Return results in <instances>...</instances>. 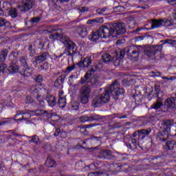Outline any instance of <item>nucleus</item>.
Returning <instances> with one entry per match:
<instances>
[{
  "instance_id": "052dcab7",
  "label": "nucleus",
  "mask_w": 176,
  "mask_h": 176,
  "mask_svg": "<svg viewBox=\"0 0 176 176\" xmlns=\"http://www.w3.org/2000/svg\"><path fill=\"white\" fill-rule=\"evenodd\" d=\"M42 80H43V78L42 77V76L39 75L36 76V82H37V83H41Z\"/></svg>"
},
{
  "instance_id": "6e6552de",
  "label": "nucleus",
  "mask_w": 176,
  "mask_h": 176,
  "mask_svg": "<svg viewBox=\"0 0 176 176\" xmlns=\"http://www.w3.org/2000/svg\"><path fill=\"white\" fill-rule=\"evenodd\" d=\"M155 97H157V100L155 102H154L151 108L153 109H160L162 107H163V102H162V97L164 96V93L163 91L160 90L157 87H155Z\"/></svg>"
},
{
  "instance_id": "774afa93",
  "label": "nucleus",
  "mask_w": 176,
  "mask_h": 176,
  "mask_svg": "<svg viewBox=\"0 0 176 176\" xmlns=\"http://www.w3.org/2000/svg\"><path fill=\"white\" fill-rule=\"evenodd\" d=\"M38 47L39 49H43V47H45V43L40 41L38 43Z\"/></svg>"
},
{
  "instance_id": "338daca9",
  "label": "nucleus",
  "mask_w": 176,
  "mask_h": 176,
  "mask_svg": "<svg viewBox=\"0 0 176 176\" xmlns=\"http://www.w3.org/2000/svg\"><path fill=\"white\" fill-rule=\"evenodd\" d=\"M79 109V106L78 104H72V109H74V111H78Z\"/></svg>"
},
{
  "instance_id": "9b49d317",
  "label": "nucleus",
  "mask_w": 176,
  "mask_h": 176,
  "mask_svg": "<svg viewBox=\"0 0 176 176\" xmlns=\"http://www.w3.org/2000/svg\"><path fill=\"white\" fill-rule=\"evenodd\" d=\"M173 22L170 20L164 19H153L151 23V28H157L162 27V25H166V27H170Z\"/></svg>"
},
{
  "instance_id": "39448f33",
  "label": "nucleus",
  "mask_w": 176,
  "mask_h": 176,
  "mask_svg": "<svg viewBox=\"0 0 176 176\" xmlns=\"http://www.w3.org/2000/svg\"><path fill=\"white\" fill-rule=\"evenodd\" d=\"M126 32V24L122 22L114 23L113 27L109 28V38H118L119 35H123Z\"/></svg>"
},
{
  "instance_id": "f257e3e1",
  "label": "nucleus",
  "mask_w": 176,
  "mask_h": 176,
  "mask_svg": "<svg viewBox=\"0 0 176 176\" xmlns=\"http://www.w3.org/2000/svg\"><path fill=\"white\" fill-rule=\"evenodd\" d=\"M45 34H51L50 35V39H58L64 43L66 49L64 52L67 56H74V54H76V51L78 50V47H76V44L74 43V41L69 39L68 36H64L61 32V29H56L48 27L47 30H44Z\"/></svg>"
},
{
  "instance_id": "58836bf2",
  "label": "nucleus",
  "mask_w": 176,
  "mask_h": 176,
  "mask_svg": "<svg viewBox=\"0 0 176 176\" xmlns=\"http://www.w3.org/2000/svg\"><path fill=\"white\" fill-rule=\"evenodd\" d=\"M164 45L168 44L172 46H176V41L171 38H167L161 41Z\"/></svg>"
},
{
  "instance_id": "f704fd0d",
  "label": "nucleus",
  "mask_w": 176,
  "mask_h": 176,
  "mask_svg": "<svg viewBox=\"0 0 176 176\" xmlns=\"http://www.w3.org/2000/svg\"><path fill=\"white\" fill-rule=\"evenodd\" d=\"M58 97H59V99L58 101V104L60 108H65V105L67 104L65 101V98H64L63 97H61V95H59Z\"/></svg>"
},
{
  "instance_id": "f3484780",
  "label": "nucleus",
  "mask_w": 176,
  "mask_h": 176,
  "mask_svg": "<svg viewBox=\"0 0 176 176\" xmlns=\"http://www.w3.org/2000/svg\"><path fill=\"white\" fill-rule=\"evenodd\" d=\"M76 32L80 38H86L89 35V30L87 26L81 25L76 27Z\"/></svg>"
},
{
  "instance_id": "864d4df0",
  "label": "nucleus",
  "mask_w": 176,
  "mask_h": 176,
  "mask_svg": "<svg viewBox=\"0 0 176 176\" xmlns=\"http://www.w3.org/2000/svg\"><path fill=\"white\" fill-rule=\"evenodd\" d=\"M96 19H89L87 21V24L88 25H93L94 24H96Z\"/></svg>"
},
{
  "instance_id": "ea45409f",
  "label": "nucleus",
  "mask_w": 176,
  "mask_h": 176,
  "mask_svg": "<svg viewBox=\"0 0 176 176\" xmlns=\"http://www.w3.org/2000/svg\"><path fill=\"white\" fill-rule=\"evenodd\" d=\"M9 14L12 17V19H16L19 14L17 13V10L16 8H11L9 11Z\"/></svg>"
},
{
  "instance_id": "b1692460",
  "label": "nucleus",
  "mask_w": 176,
  "mask_h": 176,
  "mask_svg": "<svg viewBox=\"0 0 176 176\" xmlns=\"http://www.w3.org/2000/svg\"><path fill=\"white\" fill-rule=\"evenodd\" d=\"M67 78V75L65 74H61L60 76H58L54 82V87H60L63 83H64V81L65 80V78Z\"/></svg>"
},
{
  "instance_id": "dca6fc26",
  "label": "nucleus",
  "mask_w": 176,
  "mask_h": 176,
  "mask_svg": "<svg viewBox=\"0 0 176 176\" xmlns=\"http://www.w3.org/2000/svg\"><path fill=\"white\" fill-rule=\"evenodd\" d=\"M169 133L170 131H168L166 129H164V131L159 132L157 134V141H162V142H166L167 140L169 138Z\"/></svg>"
},
{
  "instance_id": "c03bdc74",
  "label": "nucleus",
  "mask_w": 176,
  "mask_h": 176,
  "mask_svg": "<svg viewBox=\"0 0 176 176\" xmlns=\"http://www.w3.org/2000/svg\"><path fill=\"white\" fill-rule=\"evenodd\" d=\"M6 120L0 122V126H3V124H9L13 118H4Z\"/></svg>"
},
{
  "instance_id": "473e14b6",
  "label": "nucleus",
  "mask_w": 176,
  "mask_h": 176,
  "mask_svg": "<svg viewBox=\"0 0 176 176\" xmlns=\"http://www.w3.org/2000/svg\"><path fill=\"white\" fill-rule=\"evenodd\" d=\"M38 90H41L43 94H49V88L45 85V84H38L37 85Z\"/></svg>"
},
{
  "instance_id": "423d86ee",
  "label": "nucleus",
  "mask_w": 176,
  "mask_h": 176,
  "mask_svg": "<svg viewBox=\"0 0 176 176\" xmlns=\"http://www.w3.org/2000/svg\"><path fill=\"white\" fill-rule=\"evenodd\" d=\"M93 74H89L87 78L82 77L79 80V83L80 85H85L87 83L89 87H97L100 86V76L94 75L93 77Z\"/></svg>"
},
{
  "instance_id": "680f3d73",
  "label": "nucleus",
  "mask_w": 176,
  "mask_h": 176,
  "mask_svg": "<svg viewBox=\"0 0 176 176\" xmlns=\"http://www.w3.org/2000/svg\"><path fill=\"white\" fill-rule=\"evenodd\" d=\"M137 135L139 137V138H138V140H140V130H138V131H135V132L133 133V137L135 138V137H137Z\"/></svg>"
},
{
  "instance_id": "5fc2aeb1",
  "label": "nucleus",
  "mask_w": 176,
  "mask_h": 176,
  "mask_svg": "<svg viewBox=\"0 0 176 176\" xmlns=\"http://www.w3.org/2000/svg\"><path fill=\"white\" fill-rule=\"evenodd\" d=\"M74 69H75V65L68 66L66 69V71L67 72H71L72 71H74Z\"/></svg>"
},
{
  "instance_id": "f03ea898",
  "label": "nucleus",
  "mask_w": 176,
  "mask_h": 176,
  "mask_svg": "<svg viewBox=\"0 0 176 176\" xmlns=\"http://www.w3.org/2000/svg\"><path fill=\"white\" fill-rule=\"evenodd\" d=\"M163 49V45H159L151 47L141 46V45H131L126 48L127 56L132 57V58H138L140 53H144L149 58H155V56L157 53H160Z\"/></svg>"
},
{
  "instance_id": "4468645a",
  "label": "nucleus",
  "mask_w": 176,
  "mask_h": 176,
  "mask_svg": "<svg viewBox=\"0 0 176 176\" xmlns=\"http://www.w3.org/2000/svg\"><path fill=\"white\" fill-rule=\"evenodd\" d=\"M47 58H49V53L43 52L41 55L34 56V60L33 61V64L36 67L38 64H41V63H43V61H46Z\"/></svg>"
},
{
  "instance_id": "c85d7f7f",
  "label": "nucleus",
  "mask_w": 176,
  "mask_h": 176,
  "mask_svg": "<svg viewBox=\"0 0 176 176\" xmlns=\"http://www.w3.org/2000/svg\"><path fill=\"white\" fill-rule=\"evenodd\" d=\"M31 113L34 116H42V115H49V111L43 109H36L35 111H31Z\"/></svg>"
},
{
  "instance_id": "7ed1b4c3",
  "label": "nucleus",
  "mask_w": 176,
  "mask_h": 176,
  "mask_svg": "<svg viewBox=\"0 0 176 176\" xmlns=\"http://www.w3.org/2000/svg\"><path fill=\"white\" fill-rule=\"evenodd\" d=\"M122 94H124V89L119 88L118 81H114L110 86L105 88L104 93L99 95V97L104 104L109 102L111 96L114 100H119V96Z\"/></svg>"
},
{
  "instance_id": "412c9836",
  "label": "nucleus",
  "mask_w": 176,
  "mask_h": 176,
  "mask_svg": "<svg viewBox=\"0 0 176 176\" xmlns=\"http://www.w3.org/2000/svg\"><path fill=\"white\" fill-rule=\"evenodd\" d=\"M97 71H100V65L95 64L92 66L91 69L88 70L86 74H85V79H87L90 75H94L95 72H97Z\"/></svg>"
},
{
  "instance_id": "49530a36",
  "label": "nucleus",
  "mask_w": 176,
  "mask_h": 176,
  "mask_svg": "<svg viewBox=\"0 0 176 176\" xmlns=\"http://www.w3.org/2000/svg\"><path fill=\"white\" fill-rule=\"evenodd\" d=\"M128 27L131 29L134 28V27H135V21L133 20L129 21V23H128Z\"/></svg>"
},
{
  "instance_id": "de8ad7c7",
  "label": "nucleus",
  "mask_w": 176,
  "mask_h": 176,
  "mask_svg": "<svg viewBox=\"0 0 176 176\" xmlns=\"http://www.w3.org/2000/svg\"><path fill=\"white\" fill-rule=\"evenodd\" d=\"M113 63L116 67H119L120 65V58H117L116 60H113Z\"/></svg>"
},
{
  "instance_id": "cd10ccee",
  "label": "nucleus",
  "mask_w": 176,
  "mask_h": 176,
  "mask_svg": "<svg viewBox=\"0 0 176 176\" xmlns=\"http://www.w3.org/2000/svg\"><path fill=\"white\" fill-rule=\"evenodd\" d=\"M137 140L132 138L129 140L126 146L131 149L132 151H134V149H137Z\"/></svg>"
},
{
  "instance_id": "2eb2a0df",
  "label": "nucleus",
  "mask_w": 176,
  "mask_h": 176,
  "mask_svg": "<svg viewBox=\"0 0 176 176\" xmlns=\"http://www.w3.org/2000/svg\"><path fill=\"white\" fill-rule=\"evenodd\" d=\"M91 63H93L91 57L87 56L83 60L77 63L76 65L78 67V68H89V67L91 65Z\"/></svg>"
},
{
  "instance_id": "603ef678",
  "label": "nucleus",
  "mask_w": 176,
  "mask_h": 176,
  "mask_svg": "<svg viewBox=\"0 0 176 176\" xmlns=\"http://www.w3.org/2000/svg\"><path fill=\"white\" fill-rule=\"evenodd\" d=\"M173 19L169 20V21H171L172 23L171 25H173V24H176V22H174L176 21V11L173 14Z\"/></svg>"
},
{
  "instance_id": "69168bd1",
  "label": "nucleus",
  "mask_w": 176,
  "mask_h": 176,
  "mask_svg": "<svg viewBox=\"0 0 176 176\" xmlns=\"http://www.w3.org/2000/svg\"><path fill=\"white\" fill-rule=\"evenodd\" d=\"M166 2L169 5H176V0H166Z\"/></svg>"
},
{
  "instance_id": "0eeeda50",
  "label": "nucleus",
  "mask_w": 176,
  "mask_h": 176,
  "mask_svg": "<svg viewBox=\"0 0 176 176\" xmlns=\"http://www.w3.org/2000/svg\"><path fill=\"white\" fill-rule=\"evenodd\" d=\"M91 89L88 85H83L80 89L79 100L81 104H87Z\"/></svg>"
},
{
  "instance_id": "9d476101",
  "label": "nucleus",
  "mask_w": 176,
  "mask_h": 176,
  "mask_svg": "<svg viewBox=\"0 0 176 176\" xmlns=\"http://www.w3.org/2000/svg\"><path fill=\"white\" fill-rule=\"evenodd\" d=\"M30 92L32 94H36V100L37 102L35 104L36 107H45L46 104L45 103V100L43 99H41V96H39V89L38 85H34L30 87Z\"/></svg>"
},
{
  "instance_id": "a19ab883",
  "label": "nucleus",
  "mask_w": 176,
  "mask_h": 176,
  "mask_svg": "<svg viewBox=\"0 0 176 176\" xmlns=\"http://www.w3.org/2000/svg\"><path fill=\"white\" fill-rule=\"evenodd\" d=\"M116 58H120V60H123L124 58V56L126 55V52L124 50H121L119 52H116Z\"/></svg>"
},
{
  "instance_id": "ddd939ff",
  "label": "nucleus",
  "mask_w": 176,
  "mask_h": 176,
  "mask_svg": "<svg viewBox=\"0 0 176 176\" xmlns=\"http://www.w3.org/2000/svg\"><path fill=\"white\" fill-rule=\"evenodd\" d=\"M101 119H102V117L96 113H94L90 116H82L79 118V120L81 123H86V122H94V120H101Z\"/></svg>"
},
{
  "instance_id": "e433bc0d",
  "label": "nucleus",
  "mask_w": 176,
  "mask_h": 176,
  "mask_svg": "<svg viewBox=\"0 0 176 176\" xmlns=\"http://www.w3.org/2000/svg\"><path fill=\"white\" fill-rule=\"evenodd\" d=\"M29 138H31L29 142L30 143L34 142V144H36V145L41 144V140H39V138L36 135L29 137Z\"/></svg>"
},
{
  "instance_id": "a211bd4d",
  "label": "nucleus",
  "mask_w": 176,
  "mask_h": 176,
  "mask_svg": "<svg viewBox=\"0 0 176 176\" xmlns=\"http://www.w3.org/2000/svg\"><path fill=\"white\" fill-rule=\"evenodd\" d=\"M162 125L163 126L164 130L171 132V127L174 126L176 127V123H174V120H164L162 122Z\"/></svg>"
},
{
  "instance_id": "e2e57ef3",
  "label": "nucleus",
  "mask_w": 176,
  "mask_h": 176,
  "mask_svg": "<svg viewBox=\"0 0 176 176\" xmlns=\"http://www.w3.org/2000/svg\"><path fill=\"white\" fill-rule=\"evenodd\" d=\"M113 129H119L120 127H122V126L120 125V123L119 122H116L112 125Z\"/></svg>"
},
{
  "instance_id": "393cba45",
  "label": "nucleus",
  "mask_w": 176,
  "mask_h": 176,
  "mask_svg": "<svg viewBox=\"0 0 176 176\" xmlns=\"http://www.w3.org/2000/svg\"><path fill=\"white\" fill-rule=\"evenodd\" d=\"M19 72L21 75H22V76L28 78L31 76V74H32V70H31V69H30V67L28 66V67H23Z\"/></svg>"
},
{
  "instance_id": "7c9ffc66",
  "label": "nucleus",
  "mask_w": 176,
  "mask_h": 176,
  "mask_svg": "<svg viewBox=\"0 0 176 176\" xmlns=\"http://www.w3.org/2000/svg\"><path fill=\"white\" fill-rule=\"evenodd\" d=\"M94 175L109 176L111 175V174H113V172L111 170H100L99 171L94 173Z\"/></svg>"
},
{
  "instance_id": "bb28decb",
  "label": "nucleus",
  "mask_w": 176,
  "mask_h": 176,
  "mask_svg": "<svg viewBox=\"0 0 176 176\" xmlns=\"http://www.w3.org/2000/svg\"><path fill=\"white\" fill-rule=\"evenodd\" d=\"M139 131L140 133V140H144L145 137H148V135H149V134L152 133V129L147 128V129L139 130Z\"/></svg>"
},
{
  "instance_id": "c9c22d12",
  "label": "nucleus",
  "mask_w": 176,
  "mask_h": 176,
  "mask_svg": "<svg viewBox=\"0 0 176 176\" xmlns=\"http://www.w3.org/2000/svg\"><path fill=\"white\" fill-rule=\"evenodd\" d=\"M47 102L48 103V105L50 107H56V104H57V102H56V98L53 96H50V98L47 100Z\"/></svg>"
},
{
  "instance_id": "f8f14e48",
  "label": "nucleus",
  "mask_w": 176,
  "mask_h": 176,
  "mask_svg": "<svg viewBox=\"0 0 176 176\" xmlns=\"http://www.w3.org/2000/svg\"><path fill=\"white\" fill-rule=\"evenodd\" d=\"M174 148H176V142L174 140H168L163 146V149L168 153V156H174V151H173Z\"/></svg>"
},
{
  "instance_id": "1a4fd4ad",
  "label": "nucleus",
  "mask_w": 176,
  "mask_h": 176,
  "mask_svg": "<svg viewBox=\"0 0 176 176\" xmlns=\"http://www.w3.org/2000/svg\"><path fill=\"white\" fill-rule=\"evenodd\" d=\"M34 3H35L34 0H22L17 8L20 12L25 13L34 8Z\"/></svg>"
},
{
  "instance_id": "0e129e2a",
  "label": "nucleus",
  "mask_w": 176,
  "mask_h": 176,
  "mask_svg": "<svg viewBox=\"0 0 176 176\" xmlns=\"http://www.w3.org/2000/svg\"><path fill=\"white\" fill-rule=\"evenodd\" d=\"M61 131V129H60L59 128L56 129L54 133V135H55V137H57L58 136V135L60 134Z\"/></svg>"
},
{
  "instance_id": "72a5a7b5",
  "label": "nucleus",
  "mask_w": 176,
  "mask_h": 176,
  "mask_svg": "<svg viewBox=\"0 0 176 176\" xmlns=\"http://www.w3.org/2000/svg\"><path fill=\"white\" fill-rule=\"evenodd\" d=\"M9 51L8 50H3L0 54V63H3L5 60H6V57H8V54Z\"/></svg>"
},
{
  "instance_id": "79ce46f5",
  "label": "nucleus",
  "mask_w": 176,
  "mask_h": 176,
  "mask_svg": "<svg viewBox=\"0 0 176 176\" xmlns=\"http://www.w3.org/2000/svg\"><path fill=\"white\" fill-rule=\"evenodd\" d=\"M28 50H29V54L30 57H34L35 54H36V52L35 51V48L32 46V45H30L28 47Z\"/></svg>"
},
{
  "instance_id": "5701e85b",
  "label": "nucleus",
  "mask_w": 176,
  "mask_h": 176,
  "mask_svg": "<svg viewBox=\"0 0 176 176\" xmlns=\"http://www.w3.org/2000/svg\"><path fill=\"white\" fill-rule=\"evenodd\" d=\"M99 157L100 159H107L111 160V159H112V153L108 150L102 151L99 153Z\"/></svg>"
},
{
  "instance_id": "6ab92c4d",
  "label": "nucleus",
  "mask_w": 176,
  "mask_h": 176,
  "mask_svg": "<svg viewBox=\"0 0 176 176\" xmlns=\"http://www.w3.org/2000/svg\"><path fill=\"white\" fill-rule=\"evenodd\" d=\"M30 118H31V114L23 111L18 112L14 116L15 120H25V119H30Z\"/></svg>"
},
{
  "instance_id": "4d7b16f0",
  "label": "nucleus",
  "mask_w": 176,
  "mask_h": 176,
  "mask_svg": "<svg viewBox=\"0 0 176 176\" xmlns=\"http://www.w3.org/2000/svg\"><path fill=\"white\" fill-rule=\"evenodd\" d=\"M95 21L96 23H98L99 24H102V23H104V19H102V17L96 18Z\"/></svg>"
},
{
  "instance_id": "13d9d810",
  "label": "nucleus",
  "mask_w": 176,
  "mask_h": 176,
  "mask_svg": "<svg viewBox=\"0 0 176 176\" xmlns=\"http://www.w3.org/2000/svg\"><path fill=\"white\" fill-rule=\"evenodd\" d=\"M27 104H34L35 102L34 100H32V98L28 96L26 99Z\"/></svg>"
},
{
  "instance_id": "8fccbe9b",
  "label": "nucleus",
  "mask_w": 176,
  "mask_h": 176,
  "mask_svg": "<svg viewBox=\"0 0 176 176\" xmlns=\"http://www.w3.org/2000/svg\"><path fill=\"white\" fill-rule=\"evenodd\" d=\"M89 127H93V124H87V125H85L83 126L82 128H81V130H84L82 131L83 133L87 131V130H86V129H89Z\"/></svg>"
},
{
  "instance_id": "a878e982",
  "label": "nucleus",
  "mask_w": 176,
  "mask_h": 176,
  "mask_svg": "<svg viewBox=\"0 0 176 176\" xmlns=\"http://www.w3.org/2000/svg\"><path fill=\"white\" fill-rule=\"evenodd\" d=\"M7 69L9 74H17V72H19V65H17V64H16L15 63L12 62Z\"/></svg>"
},
{
  "instance_id": "4c0bfd02",
  "label": "nucleus",
  "mask_w": 176,
  "mask_h": 176,
  "mask_svg": "<svg viewBox=\"0 0 176 176\" xmlns=\"http://www.w3.org/2000/svg\"><path fill=\"white\" fill-rule=\"evenodd\" d=\"M27 56H21L19 58V62L21 64L22 67H28V63L27 62Z\"/></svg>"
},
{
  "instance_id": "20e7f679",
  "label": "nucleus",
  "mask_w": 176,
  "mask_h": 176,
  "mask_svg": "<svg viewBox=\"0 0 176 176\" xmlns=\"http://www.w3.org/2000/svg\"><path fill=\"white\" fill-rule=\"evenodd\" d=\"M99 38H109V28L108 26H101L98 30L93 32L89 36V41L92 42H98Z\"/></svg>"
},
{
  "instance_id": "09e8293b",
  "label": "nucleus",
  "mask_w": 176,
  "mask_h": 176,
  "mask_svg": "<svg viewBox=\"0 0 176 176\" xmlns=\"http://www.w3.org/2000/svg\"><path fill=\"white\" fill-rule=\"evenodd\" d=\"M3 25H6V19L0 17V27H3Z\"/></svg>"
},
{
  "instance_id": "6e6d98bb",
  "label": "nucleus",
  "mask_w": 176,
  "mask_h": 176,
  "mask_svg": "<svg viewBox=\"0 0 176 176\" xmlns=\"http://www.w3.org/2000/svg\"><path fill=\"white\" fill-rule=\"evenodd\" d=\"M78 10L81 12L83 13L85 12H87L89 10V8L87 7H80L78 8Z\"/></svg>"
},
{
  "instance_id": "4be33fe9",
  "label": "nucleus",
  "mask_w": 176,
  "mask_h": 176,
  "mask_svg": "<svg viewBox=\"0 0 176 176\" xmlns=\"http://www.w3.org/2000/svg\"><path fill=\"white\" fill-rule=\"evenodd\" d=\"M102 105H104V104L102 103V101L99 96H97L93 98L91 106L94 108H98L100 107H102Z\"/></svg>"
},
{
  "instance_id": "c756f323",
  "label": "nucleus",
  "mask_w": 176,
  "mask_h": 176,
  "mask_svg": "<svg viewBox=\"0 0 176 176\" xmlns=\"http://www.w3.org/2000/svg\"><path fill=\"white\" fill-rule=\"evenodd\" d=\"M101 58H102L103 63H111V61H112V60H113V58L112 57V56H111V54H107V53H104L103 54H102Z\"/></svg>"
},
{
  "instance_id": "aec40b11",
  "label": "nucleus",
  "mask_w": 176,
  "mask_h": 176,
  "mask_svg": "<svg viewBox=\"0 0 176 176\" xmlns=\"http://www.w3.org/2000/svg\"><path fill=\"white\" fill-rule=\"evenodd\" d=\"M165 108L173 109L175 108V98L174 97L168 98L165 101Z\"/></svg>"
},
{
  "instance_id": "a18cd8bd",
  "label": "nucleus",
  "mask_w": 176,
  "mask_h": 176,
  "mask_svg": "<svg viewBox=\"0 0 176 176\" xmlns=\"http://www.w3.org/2000/svg\"><path fill=\"white\" fill-rule=\"evenodd\" d=\"M106 11H107V8H98L96 10L98 14H104V13H105Z\"/></svg>"
},
{
  "instance_id": "2f4dec72",
  "label": "nucleus",
  "mask_w": 176,
  "mask_h": 176,
  "mask_svg": "<svg viewBox=\"0 0 176 176\" xmlns=\"http://www.w3.org/2000/svg\"><path fill=\"white\" fill-rule=\"evenodd\" d=\"M45 166L49 168H53L56 167L57 166V164L56 163V161L52 157H48L45 162Z\"/></svg>"
},
{
  "instance_id": "3c124183",
  "label": "nucleus",
  "mask_w": 176,
  "mask_h": 176,
  "mask_svg": "<svg viewBox=\"0 0 176 176\" xmlns=\"http://www.w3.org/2000/svg\"><path fill=\"white\" fill-rule=\"evenodd\" d=\"M48 68H49V64L47 63H45L44 64L40 65L41 69H47Z\"/></svg>"
},
{
  "instance_id": "37998d69",
  "label": "nucleus",
  "mask_w": 176,
  "mask_h": 176,
  "mask_svg": "<svg viewBox=\"0 0 176 176\" xmlns=\"http://www.w3.org/2000/svg\"><path fill=\"white\" fill-rule=\"evenodd\" d=\"M41 21V17L39 16H34L31 18L30 23L32 24H36V23H39Z\"/></svg>"
},
{
  "instance_id": "bf43d9fd",
  "label": "nucleus",
  "mask_w": 176,
  "mask_h": 176,
  "mask_svg": "<svg viewBox=\"0 0 176 176\" xmlns=\"http://www.w3.org/2000/svg\"><path fill=\"white\" fill-rule=\"evenodd\" d=\"M6 67V64H0V72H4Z\"/></svg>"
}]
</instances>
